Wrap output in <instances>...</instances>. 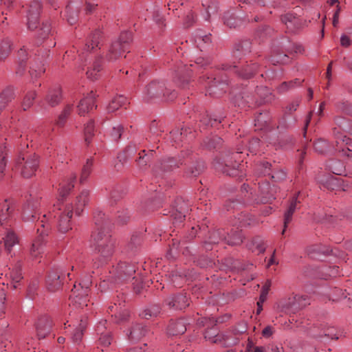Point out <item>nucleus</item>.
<instances>
[{
  "label": "nucleus",
  "instance_id": "5fc2aeb1",
  "mask_svg": "<svg viewBox=\"0 0 352 352\" xmlns=\"http://www.w3.org/2000/svg\"><path fill=\"white\" fill-rule=\"evenodd\" d=\"M36 94L34 91H30L27 93L25 95L23 102V109L24 111H26L29 109L33 104L34 100L35 99Z\"/></svg>",
  "mask_w": 352,
  "mask_h": 352
},
{
  "label": "nucleus",
  "instance_id": "a18cd8bd",
  "mask_svg": "<svg viewBox=\"0 0 352 352\" xmlns=\"http://www.w3.org/2000/svg\"><path fill=\"white\" fill-rule=\"evenodd\" d=\"M85 142L89 145L91 142V138L94 135V122L89 120L84 129Z\"/></svg>",
  "mask_w": 352,
  "mask_h": 352
},
{
  "label": "nucleus",
  "instance_id": "c85d7f7f",
  "mask_svg": "<svg viewBox=\"0 0 352 352\" xmlns=\"http://www.w3.org/2000/svg\"><path fill=\"white\" fill-rule=\"evenodd\" d=\"M335 332L336 329L333 327H329L321 329L318 333L315 331V329H313L310 333L312 337L320 339V341H325L326 338L338 339Z\"/></svg>",
  "mask_w": 352,
  "mask_h": 352
},
{
  "label": "nucleus",
  "instance_id": "de8ad7c7",
  "mask_svg": "<svg viewBox=\"0 0 352 352\" xmlns=\"http://www.w3.org/2000/svg\"><path fill=\"white\" fill-rule=\"evenodd\" d=\"M12 42L6 39L0 43V60H4L12 50Z\"/></svg>",
  "mask_w": 352,
  "mask_h": 352
},
{
  "label": "nucleus",
  "instance_id": "9d476101",
  "mask_svg": "<svg viewBox=\"0 0 352 352\" xmlns=\"http://www.w3.org/2000/svg\"><path fill=\"white\" fill-rule=\"evenodd\" d=\"M41 10V1H30L27 14V25L29 30H34L37 28Z\"/></svg>",
  "mask_w": 352,
  "mask_h": 352
},
{
  "label": "nucleus",
  "instance_id": "5701e85b",
  "mask_svg": "<svg viewBox=\"0 0 352 352\" xmlns=\"http://www.w3.org/2000/svg\"><path fill=\"white\" fill-rule=\"evenodd\" d=\"M196 54H193L190 62V67L196 66L197 68L202 69L210 65L212 59L206 54L197 51Z\"/></svg>",
  "mask_w": 352,
  "mask_h": 352
},
{
  "label": "nucleus",
  "instance_id": "bb28decb",
  "mask_svg": "<svg viewBox=\"0 0 352 352\" xmlns=\"http://www.w3.org/2000/svg\"><path fill=\"white\" fill-rule=\"evenodd\" d=\"M298 195L297 197H294L292 199L287 210L285 212L284 229L282 232V234H284L288 224L292 221V215H293L294 212H295L296 209L298 208V205L300 204V201L298 200Z\"/></svg>",
  "mask_w": 352,
  "mask_h": 352
},
{
  "label": "nucleus",
  "instance_id": "13d9d810",
  "mask_svg": "<svg viewBox=\"0 0 352 352\" xmlns=\"http://www.w3.org/2000/svg\"><path fill=\"white\" fill-rule=\"evenodd\" d=\"M314 149L316 151L320 153H324L329 151V144L328 143L322 139H319L317 141L314 142Z\"/></svg>",
  "mask_w": 352,
  "mask_h": 352
},
{
  "label": "nucleus",
  "instance_id": "f704fd0d",
  "mask_svg": "<svg viewBox=\"0 0 352 352\" xmlns=\"http://www.w3.org/2000/svg\"><path fill=\"white\" fill-rule=\"evenodd\" d=\"M27 53L26 50L23 48H21L18 52V65L16 67V73L22 76L25 71L26 68V60H27Z\"/></svg>",
  "mask_w": 352,
  "mask_h": 352
},
{
  "label": "nucleus",
  "instance_id": "1a4fd4ad",
  "mask_svg": "<svg viewBox=\"0 0 352 352\" xmlns=\"http://www.w3.org/2000/svg\"><path fill=\"white\" fill-rule=\"evenodd\" d=\"M14 210V204L12 201L5 199L0 204V226L8 230L10 226L12 214Z\"/></svg>",
  "mask_w": 352,
  "mask_h": 352
},
{
  "label": "nucleus",
  "instance_id": "20e7f679",
  "mask_svg": "<svg viewBox=\"0 0 352 352\" xmlns=\"http://www.w3.org/2000/svg\"><path fill=\"white\" fill-rule=\"evenodd\" d=\"M309 304L307 296L291 295L288 297L282 298L278 303V311L284 314H295L302 308Z\"/></svg>",
  "mask_w": 352,
  "mask_h": 352
},
{
  "label": "nucleus",
  "instance_id": "f03ea898",
  "mask_svg": "<svg viewBox=\"0 0 352 352\" xmlns=\"http://www.w3.org/2000/svg\"><path fill=\"white\" fill-rule=\"evenodd\" d=\"M91 245L104 260L113 253L114 242L111 235L102 228L98 229L91 235Z\"/></svg>",
  "mask_w": 352,
  "mask_h": 352
},
{
  "label": "nucleus",
  "instance_id": "3c124183",
  "mask_svg": "<svg viewBox=\"0 0 352 352\" xmlns=\"http://www.w3.org/2000/svg\"><path fill=\"white\" fill-rule=\"evenodd\" d=\"M260 188L261 192L263 194L262 201L263 203L271 202L272 200L275 199L274 195L272 194L274 190L270 188L269 190V184H267L263 186H261Z\"/></svg>",
  "mask_w": 352,
  "mask_h": 352
},
{
  "label": "nucleus",
  "instance_id": "393cba45",
  "mask_svg": "<svg viewBox=\"0 0 352 352\" xmlns=\"http://www.w3.org/2000/svg\"><path fill=\"white\" fill-rule=\"evenodd\" d=\"M251 51V43L248 40L243 41L235 45L233 50V56L241 60L243 57L248 54Z\"/></svg>",
  "mask_w": 352,
  "mask_h": 352
},
{
  "label": "nucleus",
  "instance_id": "39448f33",
  "mask_svg": "<svg viewBox=\"0 0 352 352\" xmlns=\"http://www.w3.org/2000/svg\"><path fill=\"white\" fill-rule=\"evenodd\" d=\"M287 45H285L282 43V45L279 47H274L272 51L271 61L275 65L276 63H286L288 61L289 57L286 52L291 53H301L302 52V47L298 44H290L289 42Z\"/></svg>",
  "mask_w": 352,
  "mask_h": 352
},
{
  "label": "nucleus",
  "instance_id": "cd10ccee",
  "mask_svg": "<svg viewBox=\"0 0 352 352\" xmlns=\"http://www.w3.org/2000/svg\"><path fill=\"white\" fill-rule=\"evenodd\" d=\"M38 204L28 201L23 208V219L25 221H34L36 217V210L38 209Z\"/></svg>",
  "mask_w": 352,
  "mask_h": 352
},
{
  "label": "nucleus",
  "instance_id": "aec40b11",
  "mask_svg": "<svg viewBox=\"0 0 352 352\" xmlns=\"http://www.w3.org/2000/svg\"><path fill=\"white\" fill-rule=\"evenodd\" d=\"M282 23L286 26L289 32H293L300 28L301 20L296 15L287 13L281 16Z\"/></svg>",
  "mask_w": 352,
  "mask_h": 352
},
{
  "label": "nucleus",
  "instance_id": "58836bf2",
  "mask_svg": "<svg viewBox=\"0 0 352 352\" xmlns=\"http://www.w3.org/2000/svg\"><path fill=\"white\" fill-rule=\"evenodd\" d=\"M14 97V91L12 87H8L0 95V110L6 107Z\"/></svg>",
  "mask_w": 352,
  "mask_h": 352
},
{
  "label": "nucleus",
  "instance_id": "c9c22d12",
  "mask_svg": "<svg viewBox=\"0 0 352 352\" xmlns=\"http://www.w3.org/2000/svg\"><path fill=\"white\" fill-rule=\"evenodd\" d=\"M240 65H234V67L236 68H239L240 70L238 71L239 75L245 78H250L257 67L255 64H246L245 65L242 63H240Z\"/></svg>",
  "mask_w": 352,
  "mask_h": 352
},
{
  "label": "nucleus",
  "instance_id": "e433bc0d",
  "mask_svg": "<svg viewBox=\"0 0 352 352\" xmlns=\"http://www.w3.org/2000/svg\"><path fill=\"white\" fill-rule=\"evenodd\" d=\"M105 324H106V321L100 322V324L97 327V331H98V333L100 334V336L99 338V342H100V344H102L104 346H107L109 344H111V341H112V338L109 332H107L105 333L102 332V329L105 328Z\"/></svg>",
  "mask_w": 352,
  "mask_h": 352
},
{
  "label": "nucleus",
  "instance_id": "4be33fe9",
  "mask_svg": "<svg viewBox=\"0 0 352 352\" xmlns=\"http://www.w3.org/2000/svg\"><path fill=\"white\" fill-rule=\"evenodd\" d=\"M101 60L102 57H96L92 63L89 64L86 72L87 78L91 80H96L100 76L102 69Z\"/></svg>",
  "mask_w": 352,
  "mask_h": 352
},
{
  "label": "nucleus",
  "instance_id": "6e6d98bb",
  "mask_svg": "<svg viewBox=\"0 0 352 352\" xmlns=\"http://www.w3.org/2000/svg\"><path fill=\"white\" fill-rule=\"evenodd\" d=\"M160 309L158 306L153 305L151 306L148 308H146L142 314L141 316L144 317L146 319L149 318L155 317L160 314Z\"/></svg>",
  "mask_w": 352,
  "mask_h": 352
},
{
  "label": "nucleus",
  "instance_id": "864d4df0",
  "mask_svg": "<svg viewBox=\"0 0 352 352\" xmlns=\"http://www.w3.org/2000/svg\"><path fill=\"white\" fill-rule=\"evenodd\" d=\"M72 108H73V105L72 104H67L64 108V109L62 111L60 114L58 116V120L56 121V124L58 126H63L65 124L67 117L71 113Z\"/></svg>",
  "mask_w": 352,
  "mask_h": 352
},
{
  "label": "nucleus",
  "instance_id": "b1692460",
  "mask_svg": "<svg viewBox=\"0 0 352 352\" xmlns=\"http://www.w3.org/2000/svg\"><path fill=\"white\" fill-rule=\"evenodd\" d=\"M51 327V322L47 317L39 318L36 325L38 338H45L50 333Z\"/></svg>",
  "mask_w": 352,
  "mask_h": 352
},
{
  "label": "nucleus",
  "instance_id": "473e14b6",
  "mask_svg": "<svg viewBox=\"0 0 352 352\" xmlns=\"http://www.w3.org/2000/svg\"><path fill=\"white\" fill-rule=\"evenodd\" d=\"M102 37V32L99 30H96L90 36L89 41L85 46V50L89 52L95 47L99 46L100 41Z\"/></svg>",
  "mask_w": 352,
  "mask_h": 352
},
{
  "label": "nucleus",
  "instance_id": "680f3d73",
  "mask_svg": "<svg viewBox=\"0 0 352 352\" xmlns=\"http://www.w3.org/2000/svg\"><path fill=\"white\" fill-rule=\"evenodd\" d=\"M301 83L299 79H295L294 80H292L289 82H283L278 89L280 91H285L288 90L289 88L294 87L295 86L299 85Z\"/></svg>",
  "mask_w": 352,
  "mask_h": 352
},
{
  "label": "nucleus",
  "instance_id": "37998d69",
  "mask_svg": "<svg viewBox=\"0 0 352 352\" xmlns=\"http://www.w3.org/2000/svg\"><path fill=\"white\" fill-rule=\"evenodd\" d=\"M322 185L326 188L333 190L340 185V179L336 176H328L324 179L322 180Z\"/></svg>",
  "mask_w": 352,
  "mask_h": 352
},
{
  "label": "nucleus",
  "instance_id": "dca6fc26",
  "mask_svg": "<svg viewBox=\"0 0 352 352\" xmlns=\"http://www.w3.org/2000/svg\"><path fill=\"white\" fill-rule=\"evenodd\" d=\"M135 267L131 263L121 262L118 265V279L129 280L135 278Z\"/></svg>",
  "mask_w": 352,
  "mask_h": 352
},
{
  "label": "nucleus",
  "instance_id": "69168bd1",
  "mask_svg": "<svg viewBox=\"0 0 352 352\" xmlns=\"http://www.w3.org/2000/svg\"><path fill=\"white\" fill-rule=\"evenodd\" d=\"M257 94L263 97V102H267L271 100V94L266 87H260L257 89Z\"/></svg>",
  "mask_w": 352,
  "mask_h": 352
},
{
  "label": "nucleus",
  "instance_id": "ea45409f",
  "mask_svg": "<svg viewBox=\"0 0 352 352\" xmlns=\"http://www.w3.org/2000/svg\"><path fill=\"white\" fill-rule=\"evenodd\" d=\"M127 99L122 95H119L114 97L111 102L107 107V111L109 112H113L114 111L118 109L120 107L126 104Z\"/></svg>",
  "mask_w": 352,
  "mask_h": 352
},
{
  "label": "nucleus",
  "instance_id": "2f4dec72",
  "mask_svg": "<svg viewBox=\"0 0 352 352\" xmlns=\"http://www.w3.org/2000/svg\"><path fill=\"white\" fill-rule=\"evenodd\" d=\"M89 201V192L87 190H83L78 196L76 197V213L79 215L82 211L83 208Z\"/></svg>",
  "mask_w": 352,
  "mask_h": 352
},
{
  "label": "nucleus",
  "instance_id": "052dcab7",
  "mask_svg": "<svg viewBox=\"0 0 352 352\" xmlns=\"http://www.w3.org/2000/svg\"><path fill=\"white\" fill-rule=\"evenodd\" d=\"M225 241L228 245H236L242 243V237L240 232H235L233 236H229L228 239H225Z\"/></svg>",
  "mask_w": 352,
  "mask_h": 352
},
{
  "label": "nucleus",
  "instance_id": "6e6552de",
  "mask_svg": "<svg viewBox=\"0 0 352 352\" xmlns=\"http://www.w3.org/2000/svg\"><path fill=\"white\" fill-rule=\"evenodd\" d=\"M333 133L336 140L334 149L352 159V140L341 133L337 127L333 128Z\"/></svg>",
  "mask_w": 352,
  "mask_h": 352
},
{
  "label": "nucleus",
  "instance_id": "9b49d317",
  "mask_svg": "<svg viewBox=\"0 0 352 352\" xmlns=\"http://www.w3.org/2000/svg\"><path fill=\"white\" fill-rule=\"evenodd\" d=\"M66 273L63 267H54L50 272L47 279V289L54 292L58 290L61 285V279L65 276Z\"/></svg>",
  "mask_w": 352,
  "mask_h": 352
},
{
  "label": "nucleus",
  "instance_id": "a211bd4d",
  "mask_svg": "<svg viewBox=\"0 0 352 352\" xmlns=\"http://www.w3.org/2000/svg\"><path fill=\"white\" fill-rule=\"evenodd\" d=\"M9 276L11 279V286L14 289L19 288L21 281L23 278L21 272V263L17 261L16 263L9 267Z\"/></svg>",
  "mask_w": 352,
  "mask_h": 352
},
{
  "label": "nucleus",
  "instance_id": "49530a36",
  "mask_svg": "<svg viewBox=\"0 0 352 352\" xmlns=\"http://www.w3.org/2000/svg\"><path fill=\"white\" fill-rule=\"evenodd\" d=\"M219 140L218 135H212L208 137L205 140V146L210 151L216 150L219 148Z\"/></svg>",
  "mask_w": 352,
  "mask_h": 352
},
{
  "label": "nucleus",
  "instance_id": "f3484780",
  "mask_svg": "<svg viewBox=\"0 0 352 352\" xmlns=\"http://www.w3.org/2000/svg\"><path fill=\"white\" fill-rule=\"evenodd\" d=\"M91 285V280L89 277H86L84 278L80 283L79 285L81 286L82 289H83V296H79L76 295L75 296L72 297V302L76 305V307H82L84 306H87L86 297L88 295V288Z\"/></svg>",
  "mask_w": 352,
  "mask_h": 352
},
{
  "label": "nucleus",
  "instance_id": "603ef678",
  "mask_svg": "<svg viewBox=\"0 0 352 352\" xmlns=\"http://www.w3.org/2000/svg\"><path fill=\"white\" fill-rule=\"evenodd\" d=\"M137 151L135 144H129L123 151V153H120L118 155V159L120 162L124 161L126 158L133 155Z\"/></svg>",
  "mask_w": 352,
  "mask_h": 352
},
{
  "label": "nucleus",
  "instance_id": "7ed1b4c3",
  "mask_svg": "<svg viewBox=\"0 0 352 352\" xmlns=\"http://www.w3.org/2000/svg\"><path fill=\"white\" fill-rule=\"evenodd\" d=\"M133 39L131 32H123L117 40L113 41L107 54V60L109 62L116 60L122 53L129 52V48Z\"/></svg>",
  "mask_w": 352,
  "mask_h": 352
},
{
  "label": "nucleus",
  "instance_id": "2eb2a0df",
  "mask_svg": "<svg viewBox=\"0 0 352 352\" xmlns=\"http://www.w3.org/2000/svg\"><path fill=\"white\" fill-rule=\"evenodd\" d=\"M37 232L39 235L33 241L30 250L32 257L34 258L43 253L45 248L44 239L45 236L47 235L43 230H41L39 228L37 229Z\"/></svg>",
  "mask_w": 352,
  "mask_h": 352
},
{
  "label": "nucleus",
  "instance_id": "8fccbe9b",
  "mask_svg": "<svg viewBox=\"0 0 352 352\" xmlns=\"http://www.w3.org/2000/svg\"><path fill=\"white\" fill-rule=\"evenodd\" d=\"M329 168L336 175H341L344 172V166L340 161H331L329 164Z\"/></svg>",
  "mask_w": 352,
  "mask_h": 352
},
{
  "label": "nucleus",
  "instance_id": "f8f14e48",
  "mask_svg": "<svg viewBox=\"0 0 352 352\" xmlns=\"http://www.w3.org/2000/svg\"><path fill=\"white\" fill-rule=\"evenodd\" d=\"M190 40L197 47V51L201 52H203L212 43L211 34H204L201 30H196Z\"/></svg>",
  "mask_w": 352,
  "mask_h": 352
},
{
  "label": "nucleus",
  "instance_id": "c03bdc74",
  "mask_svg": "<svg viewBox=\"0 0 352 352\" xmlns=\"http://www.w3.org/2000/svg\"><path fill=\"white\" fill-rule=\"evenodd\" d=\"M86 327V321L80 320V322L72 333V338L75 343H78L82 338L83 331Z\"/></svg>",
  "mask_w": 352,
  "mask_h": 352
},
{
  "label": "nucleus",
  "instance_id": "0eeeda50",
  "mask_svg": "<svg viewBox=\"0 0 352 352\" xmlns=\"http://www.w3.org/2000/svg\"><path fill=\"white\" fill-rule=\"evenodd\" d=\"M197 323L199 326L207 325V329L204 333V338L206 341L210 343H217L220 341V329L217 318L198 319Z\"/></svg>",
  "mask_w": 352,
  "mask_h": 352
},
{
  "label": "nucleus",
  "instance_id": "e2e57ef3",
  "mask_svg": "<svg viewBox=\"0 0 352 352\" xmlns=\"http://www.w3.org/2000/svg\"><path fill=\"white\" fill-rule=\"evenodd\" d=\"M45 72V69L44 68L43 65H40V66H36V67L34 65H32L30 67V75L32 78H38L39 76H41Z\"/></svg>",
  "mask_w": 352,
  "mask_h": 352
},
{
  "label": "nucleus",
  "instance_id": "a878e982",
  "mask_svg": "<svg viewBox=\"0 0 352 352\" xmlns=\"http://www.w3.org/2000/svg\"><path fill=\"white\" fill-rule=\"evenodd\" d=\"M61 90L59 86L50 89L45 98V101L50 107L57 105L61 100Z\"/></svg>",
  "mask_w": 352,
  "mask_h": 352
},
{
  "label": "nucleus",
  "instance_id": "774afa93",
  "mask_svg": "<svg viewBox=\"0 0 352 352\" xmlns=\"http://www.w3.org/2000/svg\"><path fill=\"white\" fill-rule=\"evenodd\" d=\"M201 171V165L197 164L193 167L190 168L187 171L186 174L188 177H197L200 174Z\"/></svg>",
  "mask_w": 352,
  "mask_h": 352
},
{
  "label": "nucleus",
  "instance_id": "412c9836",
  "mask_svg": "<svg viewBox=\"0 0 352 352\" xmlns=\"http://www.w3.org/2000/svg\"><path fill=\"white\" fill-rule=\"evenodd\" d=\"M186 320L180 318L176 321L171 322L167 328L168 333L170 336H179L184 334L187 330Z\"/></svg>",
  "mask_w": 352,
  "mask_h": 352
},
{
  "label": "nucleus",
  "instance_id": "0e129e2a",
  "mask_svg": "<svg viewBox=\"0 0 352 352\" xmlns=\"http://www.w3.org/2000/svg\"><path fill=\"white\" fill-rule=\"evenodd\" d=\"M123 127L118 124L116 126H113L111 131V137L112 138L113 140L118 141L122 133Z\"/></svg>",
  "mask_w": 352,
  "mask_h": 352
},
{
  "label": "nucleus",
  "instance_id": "09e8293b",
  "mask_svg": "<svg viewBox=\"0 0 352 352\" xmlns=\"http://www.w3.org/2000/svg\"><path fill=\"white\" fill-rule=\"evenodd\" d=\"M92 166H93L92 159H87V162H86L85 164L83 166L82 171H81V175H80V182L81 183L85 182L87 180V179L88 178L89 175L91 173Z\"/></svg>",
  "mask_w": 352,
  "mask_h": 352
},
{
  "label": "nucleus",
  "instance_id": "4468645a",
  "mask_svg": "<svg viewBox=\"0 0 352 352\" xmlns=\"http://www.w3.org/2000/svg\"><path fill=\"white\" fill-rule=\"evenodd\" d=\"M166 304L175 310L183 309L189 305L187 296L183 294H179L168 297L166 300Z\"/></svg>",
  "mask_w": 352,
  "mask_h": 352
},
{
  "label": "nucleus",
  "instance_id": "79ce46f5",
  "mask_svg": "<svg viewBox=\"0 0 352 352\" xmlns=\"http://www.w3.org/2000/svg\"><path fill=\"white\" fill-rule=\"evenodd\" d=\"M250 249L258 254L263 253L265 250L263 240L260 236L254 238L250 245Z\"/></svg>",
  "mask_w": 352,
  "mask_h": 352
},
{
  "label": "nucleus",
  "instance_id": "ddd939ff",
  "mask_svg": "<svg viewBox=\"0 0 352 352\" xmlns=\"http://www.w3.org/2000/svg\"><path fill=\"white\" fill-rule=\"evenodd\" d=\"M162 94L165 95L164 84L160 82H152L148 85L143 92L144 100L149 101Z\"/></svg>",
  "mask_w": 352,
  "mask_h": 352
},
{
  "label": "nucleus",
  "instance_id": "a19ab883",
  "mask_svg": "<svg viewBox=\"0 0 352 352\" xmlns=\"http://www.w3.org/2000/svg\"><path fill=\"white\" fill-rule=\"evenodd\" d=\"M219 80L215 78H208L205 82V87L206 89V95L214 96L219 91Z\"/></svg>",
  "mask_w": 352,
  "mask_h": 352
},
{
  "label": "nucleus",
  "instance_id": "f257e3e1",
  "mask_svg": "<svg viewBox=\"0 0 352 352\" xmlns=\"http://www.w3.org/2000/svg\"><path fill=\"white\" fill-rule=\"evenodd\" d=\"M76 179V173H72L69 178L60 184L57 203L53 206L54 217L58 216V228L59 232L62 233H65L72 229L71 219L73 216V206L72 204H63V199L74 187Z\"/></svg>",
  "mask_w": 352,
  "mask_h": 352
},
{
  "label": "nucleus",
  "instance_id": "338daca9",
  "mask_svg": "<svg viewBox=\"0 0 352 352\" xmlns=\"http://www.w3.org/2000/svg\"><path fill=\"white\" fill-rule=\"evenodd\" d=\"M51 32V24L49 22L43 23L41 32L39 33V37L42 39L46 38Z\"/></svg>",
  "mask_w": 352,
  "mask_h": 352
},
{
  "label": "nucleus",
  "instance_id": "423d86ee",
  "mask_svg": "<svg viewBox=\"0 0 352 352\" xmlns=\"http://www.w3.org/2000/svg\"><path fill=\"white\" fill-rule=\"evenodd\" d=\"M38 166V157L36 155L28 157H19L16 162V168L21 172L25 178L31 177L34 175Z\"/></svg>",
  "mask_w": 352,
  "mask_h": 352
},
{
  "label": "nucleus",
  "instance_id": "bf43d9fd",
  "mask_svg": "<svg viewBox=\"0 0 352 352\" xmlns=\"http://www.w3.org/2000/svg\"><path fill=\"white\" fill-rule=\"evenodd\" d=\"M171 138L175 142H183V138L187 137V129H182L181 130H175L170 133Z\"/></svg>",
  "mask_w": 352,
  "mask_h": 352
},
{
  "label": "nucleus",
  "instance_id": "72a5a7b5",
  "mask_svg": "<svg viewBox=\"0 0 352 352\" xmlns=\"http://www.w3.org/2000/svg\"><path fill=\"white\" fill-rule=\"evenodd\" d=\"M6 250L10 253L12 247L19 243V239L15 232L8 230L5 237L3 238Z\"/></svg>",
  "mask_w": 352,
  "mask_h": 352
},
{
  "label": "nucleus",
  "instance_id": "4c0bfd02",
  "mask_svg": "<svg viewBox=\"0 0 352 352\" xmlns=\"http://www.w3.org/2000/svg\"><path fill=\"white\" fill-rule=\"evenodd\" d=\"M334 123L340 129L352 135V120L350 121L344 117L338 116L334 118Z\"/></svg>",
  "mask_w": 352,
  "mask_h": 352
},
{
  "label": "nucleus",
  "instance_id": "7c9ffc66",
  "mask_svg": "<svg viewBox=\"0 0 352 352\" xmlns=\"http://www.w3.org/2000/svg\"><path fill=\"white\" fill-rule=\"evenodd\" d=\"M188 69V68L185 65L176 71L175 80L182 87H184L189 82L190 75Z\"/></svg>",
  "mask_w": 352,
  "mask_h": 352
},
{
  "label": "nucleus",
  "instance_id": "6ab92c4d",
  "mask_svg": "<svg viewBox=\"0 0 352 352\" xmlns=\"http://www.w3.org/2000/svg\"><path fill=\"white\" fill-rule=\"evenodd\" d=\"M95 99L96 95L94 94L93 91H91L89 94H87V96L83 98L77 106L78 114L80 116H84L85 113H88L91 109L94 108L96 107Z\"/></svg>",
  "mask_w": 352,
  "mask_h": 352
},
{
  "label": "nucleus",
  "instance_id": "c756f323",
  "mask_svg": "<svg viewBox=\"0 0 352 352\" xmlns=\"http://www.w3.org/2000/svg\"><path fill=\"white\" fill-rule=\"evenodd\" d=\"M147 330L140 324L133 325L129 332L128 337L131 341H138L146 334Z\"/></svg>",
  "mask_w": 352,
  "mask_h": 352
},
{
  "label": "nucleus",
  "instance_id": "4d7b16f0",
  "mask_svg": "<svg viewBox=\"0 0 352 352\" xmlns=\"http://www.w3.org/2000/svg\"><path fill=\"white\" fill-rule=\"evenodd\" d=\"M180 164H182V162H177L174 158H168L167 160H163V162L161 163L162 169L164 171L170 170L173 167H179Z\"/></svg>",
  "mask_w": 352,
  "mask_h": 352
}]
</instances>
